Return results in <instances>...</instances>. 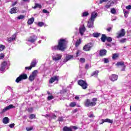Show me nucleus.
<instances>
[{
    "mask_svg": "<svg viewBox=\"0 0 131 131\" xmlns=\"http://www.w3.org/2000/svg\"><path fill=\"white\" fill-rule=\"evenodd\" d=\"M67 43L68 41L65 39H60L58 40V45L55 46L53 49L54 51H61L64 52L67 49Z\"/></svg>",
    "mask_w": 131,
    "mask_h": 131,
    "instance_id": "obj_1",
    "label": "nucleus"
},
{
    "mask_svg": "<svg viewBox=\"0 0 131 131\" xmlns=\"http://www.w3.org/2000/svg\"><path fill=\"white\" fill-rule=\"evenodd\" d=\"M92 101H91V99H87L84 102V105L85 107H94L97 105V101H98V99L97 98H94L92 99Z\"/></svg>",
    "mask_w": 131,
    "mask_h": 131,
    "instance_id": "obj_2",
    "label": "nucleus"
},
{
    "mask_svg": "<svg viewBox=\"0 0 131 131\" xmlns=\"http://www.w3.org/2000/svg\"><path fill=\"white\" fill-rule=\"evenodd\" d=\"M78 84L80 85L83 90H86L88 86H89V84H88L86 81L81 79L78 81Z\"/></svg>",
    "mask_w": 131,
    "mask_h": 131,
    "instance_id": "obj_3",
    "label": "nucleus"
},
{
    "mask_svg": "<svg viewBox=\"0 0 131 131\" xmlns=\"http://www.w3.org/2000/svg\"><path fill=\"white\" fill-rule=\"evenodd\" d=\"M93 47H94V44L92 42H89L83 46V50L85 52H90L93 49Z\"/></svg>",
    "mask_w": 131,
    "mask_h": 131,
    "instance_id": "obj_4",
    "label": "nucleus"
},
{
    "mask_svg": "<svg viewBox=\"0 0 131 131\" xmlns=\"http://www.w3.org/2000/svg\"><path fill=\"white\" fill-rule=\"evenodd\" d=\"M37 73H38V71H37V70H35L33 71L32 74H31L29 77V80L30 81H33V80L35 79V77L37 76Z\"/></svg>",
    "mask_w": 131,
    "mask_h": 131,
    "instance_id": "obj_5",
    "label": "nucleus"
},
{
    "mask_svg": "<svg viewBox=\"0 0 131 131\" xmlns=\"http://www.w3.org/2000/svg\"><path fill=\"white\" fill-rule=\"evenodd\" d=\"M125 33H126V32H125V30L124 29H121L119 32L116 33L117 38L123 37V36H125Z\"/></svg>",
    "mask_w": 131,
    "mask_h": 131,
    "instance_id": "obj_6",
    "label": "nucleus"
},
{
    "mask_svg": "<svg viewBox=\"0 0 131 131\" xmlns=\"http://www.w3.org/2000/svg\"><path fill=\"white\" fill-rule=\"evenodd\" d=\"M13 108H15V106H14L13 104H10L9 105L5 107L0 113V114H3V113H5V112H6V111L10 110V109H13Z\"/></svg>",
    "mask_w": 131,
    "mask_h": 131,
    "instance_id": "obj_7",
    "label": "nucleus"
},
{
    "mask_svg": "<svg viewBox=\"0 0 131 131\" xmlns=\"http://www.w3.org/2000/svg\"><path fill=\"white\" fill-rule=\"evenodd\" d=\"M116 65V66H121V67H123V68L121 69V71H125V68L126 66H125V64H124V61L118 62Z\"/></svg>",
    "mask_w": 131,
    "mask_h": 131,
    "instance_id": "obj_8",
    "label": "nucleus"
},
{
    "mask_svg": "<svg viewBox=\"0 0 131 131\" xmlns=\"http://www.w3.org/2000/svg\"><path fill=\"white\" fill-rule=\"evenodd\" d=\"M109 79L113 82L116 81V80L118 79V75L116 74H112L110 76Z\"/></svg>",
    "mask_w": 131,
    "mask_h": 131,
    "instance_id": "obj_9",
    "label": "nucleus"
},
{
    "mask_svg": "<svg viewBox=\"0 0 131 131\" xmlns=\"http://www.w3.org/2000/svg\"><path fill=\"white\" fill-rule=\"evenodd\" d=\"M36 39H37V37H36L35 35H33V36H30V37L28 38L27 40L29 42H32V43H33V42H34Z\"/></svg>",
    "mask_w": 131,
    "mask_h": 131,
    "instance_id": "obj_10",
    "label": "nucleus"
},
{
    "mask_svg": "<svg viewBox=\"0 0 131 131\" xmlns=\"http://www.w3.org/2000/svg\"><path fill=\"white\" fill-rule=\"evenodd\" d=\"M56 56H53L52 59L53 61H59V60H61L62 59V55L61 54H56Z\"/></svg>",
    "mask_w": 131,
    "mask_h": 131,
    "instance_id": "obj_11",
    "label": "nucleus"
},
{
    "mask_svg": "<svg viewBox=\"0 0 131 131\" xmlns=\"http://www.w3.org/2000/svg\"><path fill=\"white\" fill-rule=\"evenodd\" d=\"M107 55V50L106 49H102L99 52L100 57H104Z\"/></svg>",
    "mask_w": 131,
    "mask_h": 131,
    "instance_id": "obj_12",
    "label": "nucleus"
},
{
    "mask_svg": "<svg viewBox=\"0 0 131 131\" xmlns=\"http://www.w3.org/2000/svg\"><path fill=\"white\" fill-rule=\"evenodd\" d=\"M85 30H86V29H85V27H84V25H83L82 27L79 28V31L81 35H83V33H84V32H85Z\"/></svg>",
    "mask_w": 131,
    "mask_h": 131,
    "instance_id": "obj_13",
    "label": "nucleus"
},
{
    "mask_svg": "<svg viewBox=\"0 0 131 131\" xmlns=\"http://www.w3.org/2000/svg\"><path fill=\"white\" fill-rule=\"evenodd\" d=\"M58 81L59 80V78H58V76H55L53 77H51L49 80V83H53V82H54V81Z\"/></svg>",
    "mask_w": 131,
    "mask_h": 131,
    "instance_id": "obj_14",
    "label": "nucleus"
},
{
    "mask_svg": "<svg viewBox=\"0 0 131 131\" xmlns=\"http://www.w3.org/2000/svg\"><path fill=\"white\" fill-rule=\"evenodd\" d=\"M97 16L98 13L97 12H93L91 14L90 20H91V21H95V19L97 17Z\"/></svg>",
    "mask_w": 131,
    "mask_h": 131,
    "instance_id": "obj_15",
    "label": "nucleus"
},
{
    "mask_svg": "<svg viewBox=\"0 0 131 131\" xmlns=\"http://www.w3.org/2000/svg\"><path fill=\"white\" fill-rule=\"evenodd\" d=\"M114 4H115L114 2L112 1V2H111L110 1H109L107 3V5H105V8H106V9H109L111 7H113Z\"/></svg>",
    "mask_w": 131,
    "mask_h": 131,
    "instance_id": "obj_16",
    "label": "nucleus"
},
{
    "mask_svg": "<svg viewBox=\"0 0 131 131\" xmlns=\"http://www.w3.org/2000/svg\"><path fill=\"white\" fill-rule=\"evenodd\" d=\"M18 11L17 7H13L11 9L10 11V14H16V13H18Z\"/></svg>",
    "mask_w": 131,
    "mask_h": 131,
    "instance_id": "obj_17",
    "label": "nucleus"
},
{
    "mask_svg": "<svg viewBox=\"0 0 131 131\" xmlns=\"http://www.w3.org/2000/svg\"><path fill=\"white\" fill-rule=\"evenodd\" d=\"M88 26L89 28H92V27H94V21L90 19V21H88Z\"/></svg>",
    "mask_w": 131,
    "mask_h": 131,
    "instance_id": "obj_18",
    "label": "nucleus"
},
{
    "mask_svg": "<svg viewBox=\"0 0 131 131\" xmlns=\"http://www.w3.org/2000/svg\"><path fill=\"white\" fill-rule=\"evenodd\" d=\"M36 59H34L32 60V61L31 62L30 66L32 68H33V67H35L36 66Z\"/></svg>",
    "mask_w": 131,
    "mask_h": 131,
    "instance_id": "obj_19",
    "label": "nucleus"
},
{
    "mask_svg": "<svg viewBox=\"0 0 131 131\" xmlns=\"http://www.w3.org/2000/svg\"><path fill=\"white\" fill-rule=\"evenodd\" d=\"M41 8H42V6L41 5L39 4L38 3H35L34 7H32L33 9H41Z\"/></svg>",
    "mask_w": 131,
    "mask_h": 131,
    "instance_id": "obj_20",
    "label": "nucleus"
},
{
    "mask_svg": "<svg viewBox=\"0 0 131 131\" xmlns=\"http://www.w3.org/2000/svg\"><path fill=\"white\" fill-rule=\"evenodd\" d=\"M34 22V17H32L28 19L27 23L28 25H31V24H33Z\"/></svg>",
    "mask_w": 131,
    "mask_h": 131,
    "instance_id": "obj_21",
    "label": "nucleus"
},
{
    "mask_svg": "<svg viewBox=\"0 0 131 131\" xmlns=\"http://www.w3.org/2000/svg\"><path fill=\"white\" fill-rule=\"evenodd\" d=\"M19 76L20 77V78H21V80H23L24 79H27V78H28V77L27 76V74L25 73L21 74Z\"/></svg>",
    "mask_w": 131,
    "mask_h": 131,
    "instance_id": "obj_22",
    "label": "nucleus"
},
{
    "mask_svg": "<svg viewBox=\"0 0 131 131\" xmlns=\"http://www.w3.org/2000/svg\"><path fill=\"white\" fill-rule=\"evenodd\" d=\"M101 39L102 42H105L107 39V36H106L105 34H102L101 37Z\"/></svg>",
    "mask_w": 131,
    "mask_h": 131,
    "instance_id": "obj_23",
    "label": "nucleus"
},
{
    "mask_svg": "<svg viewBox=\"0 0 131 131\" xmlns=\"http://www.w3.org/2000/svg\"><path fill=\"white\" fill-rule=\"evenodd\" d=\"M63 131H73L72 128L71 127H68L65 126L63 128Z\"/></svg>",
    "mask_w": 131,
    "mask_h": 131,
    "instance_id": "obj_24",
    "label": "nucleus"
},
{
    "mask_svg": "<svg viewBox=\"0 0 131 131\" xmlns=\"http://www.w3.org/2000/svg\"><path fill=\"white\" fill-rule=\"evenodd\" d=\"M3 122L5 124H7V123H9V118L7 117L4 118L3 119Z\"/></svg>",
    "mask_w": 131,
    "mask_h": 131,
    "instance_id": "obj_25",
    "label": "nucleus"
},
{
    "mask_svg": "<svg viewBox=\"0 0 131 131\" xmlns=\"http://www.w3.org/2000/svg\"><path fill=\"white\" fill-rule=\"evenodd\" d=\"M80 43H81V39H79L76 41V43H75L76 48H77L79 46V45H80Z\"/></svg>",
    "mask_w": 131,
    "mask_h": 131,
    "instance_id": "obj_26",
    "label": "nucleus"
},
{
    "mask_svg": "<svg viewBox=\"0 0 131 131\" xmlns=\"http://www.w3.org/2000/svg\"><path fill=\"white\" fill-rule=\"evenodd\" d=\"M118 57H119V55H118V54H117V53H114V54L113 55L112 59H113V60H116V59L118 58Z\"/></svg>",
    "mask_w": 131,
    "mask_h": 131,
    "instance_id": "obj_27",
    "label": "nucleus"
},
{
    "mask_svg": "<svg viewBox=\"0 0 131 131\" xmlns=\"http://www.w3.org/2000/svg\"><path fill=\"white\" fill-rule=\"evenodd\" d=\"M66 59H68V61H69V60H71V59H73L74 56L73 55H67L66 56Z\"/></svg>",
    "mask_w": 131,
    "mask_h": 131,
    "instance_id": "obj_28",
    "label": "nucleus"
},
{
    "mask_svg": "<svg viewBox=\"0 0 131 131\" xmlns=\"http://www.w3.org/2000/svg\"><path fill=\"white\" fill-rule=\"evenodd\" d=\"M98 74H99V71H95L92 73L91 76H98Z\"/></svg>",
    "mask_w": 131,
    "mask_h": 131,
    "instance_id": "obj_29",
    "label": "nucleus"
},
{
    "mask_svg": "<svg viewBox=\"0 0 131 131\" xmlns=\"http://www.w3.org/2000/svg\"><path fill=\"white\" fill-rule=\"evenodd\" d=\"M105 122H108V123H113V120H111L110 119H104Z\"/></svg>",
    "mask_w": 131,
    "mask_h": 131,
    "instance_id": "obj_30",
    "label": "nucleus"
},
{
    "mask_svg": "<svg viewBox=\"0 0 131 131\" xmlns=\"http://www.w3.org/2000/svg\"><path fill=\"white\" fill-rule=\"evenodd\" d=\"M93 36L94 37H99V36H101V33H94L93 34Z\"/></svg>",
    "mask_w": 131,
    "mask_h": 131,
    "instance_id": "obj_31",
    "label": "nucleus"
},
{
    "mask_svg": "<svg viewBox=\"0 0 131 131\" xmlns=\"http://www.w3.org/2000/svg\"><path fill=\"white\" fill-rule=\"evenodd\" d=\"M25 18V16L24 15H20L17 17V19L18 20H22V19H24Z\"/></svg>",
    "mask_w": 131,
    "mask_h": 131,
    "instance_id": "obj_32",
    "label": "nucleus"
},
{
    "mask_svg": "<svg viewBox=\"0 0 131 131\" xmlns=\"http://www.w3.org/2000/svg\"><path fill=\"white\" fill-rule=\"evenodd\" d=\"M6 49V46L5 45H0V52H3V50Z\"/></svg>",
    "mask_w": 131,
    "mask_h": 131,
    "instance_id": "obj_33",
    "label": "nucleus"
},
{
    "mask_svg": "<svg viewBox=\"0 0 131 131\" xmlns=\"http://www.w3.org/2000/svg\"><path fill=\"white\" fill-rule=\"evenodd\" d=\"M75 106H76V102H71L70 104V107H75Z\"/></svg>",
    "mask_w": 131,
    "mask_h": 131,
    "instance_id": "obj_34",
    "label": "nucleus"
},
{
    "mask_svg": "<svg viewBox=\"0 0 131 131\" xmlns=\"http://www.w3.org/2000/svg\"><path fill=\"white\" fill-rule=\"evenodd\" d=\"M79 61L80 62V63H85V58L83 57L80 58L79 59Z\"/></svg>",
    "mask_w": 131,
    "mask_h": 131,
    "instance_id": "obj_35",
    "label": "nucleus"
},
{
    "mask_svg": "<svg viewBox=\"0 0 131 131\" xmlns=\"http://www.w3.org/2000/svg\"><path fill=\"white\" fill-rule=\"evenodd\" d=\"M21 80H22V79L21 78V77H20V76H19L16 79L15 81H16V82H17V83H18V82H20V81H21Z\"/></svg>",
    "mask_w": 131,
    "mask_h": 131,
    "instance_id": "obj_36",
    "label": "nucleus"
},
{
    "mask_svg": "<svg viewBox=\"0 0 131 131\" xmlns=\"http://www.w3.org/2000/svg\"><path fill=\"white\" fill-rule=\"evenodd\" d=\"M120 42L121 43H124V42H126V38H124L121 39L120 40Z\"/></svg>",
    "mask_w": 131,
    "mask_h": 131,
    "instance_id": "obj_37",
    "label": "nucleus"
},
{
    "mask_svg": "<svg viewBox=\"0 0 131 131\" xmlns=\"http://www.w3.org/2000/svg\"><path fill=\"white\" fill-rule=\"evenodd\" d=\"M43 25H45V24L42 21H40L38 23V26H39V27H42Z\"/></svg>",
    "mask_w": 131,
    "mask_h": 131,
    "instance_id": "obj_38",
    "label": "nucleus"
},
{
    "mask_svg": "<svg viewBox=\"0 0 131 131\" xmlns=\"http://www.w3.org/2000/svg\"><path fill=\"white\" fill-rule=\"evenodd\" d=\"M89 15H90L89 12H83L82 17H86L87 16H89Z\"/></svg>",
    "mask_w": 131,
    "mask_h": 131,
    "instance_id": "obj_39",
    "label": "nucleus"
},
{
    "mask_svg": "<svg viewBox=\"0 0 131 131\" xmlns=\"http://www.w3.org/2000/svg\"><path fill=\"white\" fill-rule=\"evenodd\" d=\"M111 13L112 14H116V10H115V8H112L111 10Z\"/></svg>",
    "mask_w": 131,
    "mask_h": 131,
    "instance_id": "obj_40",
    "label": "nucleus"
},
{
    "mask_svg": "<svg viewBox=\"0 0 131 131\" xmlns=\"http://www.w3.org/2000/svg\"><path fill=\"white\" fill-rule=\"evenodd\" d=\"M106 41L107 42H111L112 38L111 37H106Z\"/></svg>",
    "mask_w": 131,
    "mask_h": 131,
    "instance_id": "obj_41",
    "label": "nucleus"
},
{
    "mask_svg": "<svg viewBox=\"0 0 131 131\" xmlns=\"http://www.w3.org/2000/svg\"><path fill=\"white\" fill-rule=\"evenodd\" d=\"M53 99H54V96L52 95H50L47 98L48 101H51V100H53Z\"/></svg>",
    "mask_w": 131,
    "mask_h": 131,
    "instance_id": "obj_42",
    "label": "nucleus"
},
{
    "mask_svg": "<svg viewBox=\"0 0 131 131\" xmlns=\"http://www.w3.org/2000/svg\"><path fill=\"white\" fill-rule=\"evenodd\" d=\"M33 118H35V115L32 114L29 116L30 119H33Z\"/></svg>",
    "mask_w": 131,
    "mask_h": 131,
    "instance_id": "obj_43",
    "label": "nucleus"
},
{
    "mask_svg": "<svg viewBox=\"0 0 131 131\" xmlns=\"http://www.w3.org/2000/svg\"><path fill=\"white\" fill-rule=\"evenodd\" d=\"M8 63L7 62V61H4L3 62H2L1 66H3L4 67H6V66L7 65Z\"/></svg>",
    "mask_w": 131,
    "mask_h": 131,
    "instance_id": "obj_44",
    "label": "nucleus"
},
{
    "mask_svg": "<svg viewBox=\"0 0 131 131\" xmlns=\"http://www.w3.org/2000/svg\"><path fill=\"white\" fill-rule=\"evenodd\" d=\"M4 58H5V53L0 54V59H3Z\"/></svg>",
    "mask_w": 131,
    "mask_h": 131,
    "instance_id": "obj_45",
    "label": "nucleus"
},
{
    "mask_svg": "<svg viewBox=\"0 0 131 131\" xmlns=\"http://www.w3.org/2000/svg\"><path fill=\"white\" fill-rule=\"evenodd\" d=\"M104 63H109V59H108V58H104Z\"/></svg>",
    "mask_w": 131,
    "mask_h": 131,
    "instance_id": "obj_46",
    "label": "nucleus"
},
{
    "mask_svg": "<svg viewBox=\"0 0 131 131\" xmlns=\"http://www.w3.org/2000/svg\"><path fill=\"white\" fill-rule=\"evenodd\" d=\"M32 129H33V127H26V130L27 131H31Z\"/></svg>",
    "mask_w": 131,
    "mask_h": 131,
    "instance_id": "obj_47",
    "label": "nucleus"
},
{
    "mask_svg": "<svg viewBox=\"0 0 131 131\" xmlns=\"http://www.w3.org/2000/svg\"><path fill=\"white\" fill-rule=\"evenodd\" d=\"M59 121H60V122H62L63 121L64 119H63V117H58V120Z\"/></svg>",
    "mask_w": 131,
    "mask_h": 131,
    "instance_id": "obj_48",
    "label": "nucleus"
},
{
    "mask_svg": "<svg viewBox=\"0 0 131 131\" xmlns=\"http://www.w3.org/2000/svg\"><path fill=\"white\" fill-rule=\"evenodd\" d=\"M28 112H30V113H31L32 112V111H33V108L30 107V108H28Z\"/></svg>",
    "mask_w": 131,
    "mask_h": 131,
    "instance_id": "obj_49",
    "label": "nucleus"
},
{
    "mask_svg": "<svg viewBox=\"0 0 131 131\" xmlns=\"http://www.w3.org/2000/svg\"><path fill=\"white\" fill-rule=\"evenodd\" d=\"M25 69L26 70H31V69H32V68L31 67V66H30V67H25Z\"/></svg>",
    "mask_w": 131,
    "mask_h": 131,
    "instance_id": "obj_50",
    "label": "nucleus"
},
{
    "mask_svg": "<svg viewBox=\"0 0 131 131\" xmlns=\"http://www.w3.org/2000/svg\"><path fill=\"white\" fill-rule=\"evenodd\" d=\"M108 1H109V0H100L99 4L101 5V4H103V3L108 2Z\"/></svg>",
    "mask_w": 131,
    "mask_h": 131,
    "instance_id": "obj_51",
    "label": "nucleus"
},
{
    "mask_svg": "<svg viewBox=\"0 0 131 131\" xmlns=\"http://www.w3.org/2000/svg\"><path fill=\"white\" fill-rule=\"evenodd\" d=\"M129 13V12H128V11H124V16L126 18L127 17V14H128Z\"/></svg>",
    "mask_w": 131,
    "mask_h": 131,
    "instance_id": "obj_52",
    "label": "nucleus"
},
{
    "mask_svg": "<svg viewBox=\"0 0 131 131\" xmlns=\"http://www.w3.org/2000/svg\"><path fill=\"white\" fill-rule=\"evenodd\" d=\"M5 67H3V66H1L0 71H5Z\"/></svg>",
    "mask_w": 131,
    "mask_h": 131,
    "instance_id": "obj_53",
    "label": "nucleus"
},
{
    "mask_svg": "<svg viewBox=\"0 0 131 131\" xmlns=\"http://www.w3.org/2000/svg\"><path fill=\"white\" fill-rule=\"evenodd\" d=\"M9 126L11 128H13V127H14V126H15V123L10 124L9 125Z\"/></svg>",
    "mask_w": 131,
    "mask_h": 131,
    "instance_id": "obj_54",
    "label": "nucleus"
},
{
    "mask_svg": "<svg viewBox=\"0 0 131 131\" xmlns=\"http://www.w3.org/2000/svg\"><path fill=\"white\" fill-rule=\"evenodd\" d=\"M13 40H14L13 39V37H10L8 38V41L11 42V41H13Z\"/></svg>",
    "mask_w": 131,
    "mask_h": 131,
    "instance_id": "obj_55",
    "label": "nucleus"
},
{
    "mask_svg": "<svg viewBox=\"0 0 131 131\" xmlns=\"http://www.w3.org/2000/svg\"><path fill=\"white\" fill-rule=\"evenodd\" d=\"M106 30L108 31V32H110L111 30H112V27H109L106 29Z\"/></svg>",
    "mask_w": 131,
    "mask_h": 131,
    "instance_id": "obj_56",
    "label": "nucleus"
},
{
    "mask_svg": "<svg viewBox=\"0 0 131 131\" xmlns=\"http://www.w3.org/2000/svg\"><path fill=\"white\" fill-rule=\"evenodd\" d=\"M126 9H127V10H130L131 9V5H128L126 7Z\"/></svg>",
    "mask_w": 131,
    "mask_h": 131,
    "instance_id": "obj_57",
    "label": "nucleus"
},
{
    "mask_svg": "<svg viewBox=\"0 0 131 131\" xmlns=\"http://www.w3.org/2000/svg\"><path fill=\"white\" fill-rule=\"evenodd\" d=\"M89 67H90L89 64H86L85 66V69H86L88 70V69H89Z\"/></svg>",
    "mask_w": 131,
    "mask_h": 131,
    "instance_id": "obj_58",
    "label": "nucleus"
},
{
    "mask_svg": "<svg viewBox=\"0 0 131 131\" xmlns=\"http://www.w3.org/2000/svg\"><path fill=\"white\" fill-rule=\"evenodd\" d=\"M79 52H80L79 50H78L76 53V57H78V55H79Z\"/></svg>",
    "mask_w": 131,
    "mask_h": 131,
    "instance_id": "obj_59",
    "label": "nucleus"
},
{
    "mask_svg": "<svg viewBox=\"0 0 131 131\" xmlns=\"http://www.w3.org/2000/svg\"><path fill=\"white\" fill-rule=\"evenodd\" d=\"M89 118H94V117H95V116L93 114L90 115V116H89Z\"/></svg>",
    "mask_w": 131,
    "mask_h": 131,
    "instance_id": "obj_60",
    "label": "nucleus"
},
{
    "mask_svg": "<svg viewBox=\"0 0 131 131\" xmlns=\"http://www.w3.org/2000/svg\"><path fill=\"white\" fill-rule=\"evenodd\" d=\"M104 120V119H101L102 122H100L99 124H103V123H104V122H105Z\"/></svg>",
    "mask_w": 131,
    "mask_h": 131,
    "instance_id": "obj_61",
    "label": "nucleus"
},
{
    "mask_svg": "<svg viewBox=\"0 0 131 131\" xmlns=\"http://www.w3.org/2000/svg\"><path fill=\"white\" fill-rule=\"evenodd\" d=\"M72 128H73L74 129H75V130H76V129H77V128H78L77 126H72Z\"/></svg>",
    "mask_w": 131,
    "mask_h": 131,
    "instance_id": "obj_62",
    "label": "nucleus"
},
{
    "mask_svg": "<svg viewBox=\"0 0 131 131\" xmlns=\"http://www.w3.org/2000/svg\"><path fill=\"white\" fill-rule=\"evenodd\" d=\"M67 62H68V60L66 57V58L63 59V63H66Z\"/></svg>",
    "mask_w": 131,
    "mask_h": 131,
    "instance_id": "obj_63",
    "label": "nucleus"
},
{
    "mask_svg": "<svg viewBox=\"0 0 131 131\" xmlns=\"http://www.w3.org/2000/svg\"><path fill=\"white\" fill-rule=\"evenodd\" d=\"M77 112V108H75L74 111H73V113H76Z\"/></svg>",
    "mask_w": 131,
    "mask_h": 131,
    "instance_id": "obj_64",
    "label": "nucleus"
}]
</instances>
